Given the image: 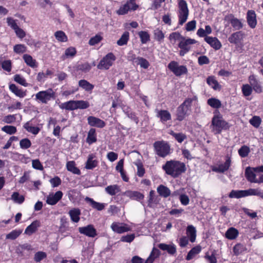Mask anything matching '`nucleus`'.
Returning a JSON list of instances; mask_svg holds the SVG:
<instances>
[{
	"label": "nucleus",
	"mask_w": 263,
	"mask_h": 263,
	"mask_svg": "<svg viewBox=\"0 0 263 263\" xmlns=\"http://www.w3.org/2000/svg\"><path fill=\"white\" fill-rule=\"evenodd\" d=\"M116 59V57L112 52L108 53L100 61L97 68L99 69H108Z\"/></svg>",
	"instance_id": "obj_8"
},
{
	"label": "nucleus",
	"mask_w": 263,
	"mask_h": 263,
	"mask_svg": "<svg viewBox=\"0 0 263 263\" xmlns=\"http://www.w3.org/2000/svg\"><path fill=\"white\" fill-rule=\"evenodd\" d=\"M201 251V248L199 246L194 247L188 253L186 259L190 260L192 259L196 255Z\"/></svg>",
	"instance_id": "obj_47"
},
{
	"label": "nucleus",
	"mask_w": 263,
	"mask_h": 263,
	"mask_svg": "<svg viewBox=\"0 0 263 263\" xmlns=\"http://www.w3.org/2000/svg\"><path fill=\"white\" fill-rule=\"evenodd\" d=\"M261 119L258 116H254L250 120V124L254 127L257 128L261 123Z\"/></svg>",
	"instance_id": "obj_61"
},
{
	"label": "nucleus",
	"mask_w": 263,
	"mask_h": 263,
	"mask_svg": "<svg viewBox=\"0 0 263 263\" xmlns=\"http://www.w3.org/2000/svg\"><path fill=\"white\" fill-rule=\"evenodd\" d=\"M61 109H65L68 110H73L77 109L76 101L70 100L62 103L60 105Z\"/></svg>",
	"instance_id": "obj_35"
},
{
	"label": "nucleus",
	"mask_w": 263,
	"mask_h": 263,
	"mask_svg": "<svg viewBox=\"0 0 263 263\" xmlns=\"http://www.w3.org/2000/svg\"><path fill=\"white\" fill-rule=\"evenodd\" d=\"M246 250H247V248H246V246L240 243H238L236 244L233 247V248L234 254L236 256H238V255L242 254L243 252H244Z\"/></svg>",
	"instance_id": "obj_42"
},
{
	"label": "nucleus",
	"mask_w": 263,
	"mask_h": 263,
	"mask_svg": "<svg viewBox=\"0 0 263 263\" xmlns=\"http://www.w3.org/2000/svg\"><path fill=\"white\" fill-rule=\"evenodd\" d=\"M68 214L70 216L71 220L74 222H78L80 220V216L81 215V211L78 208H74L70 210Z\"/></svg>",
	"instance_id": "obj_29"
},
{
	"label": "nucleus",
	"mask_w": 263,
	"mask_h": 263,
	"mask_svg": "<svg viewBox=\"0 0 263 263\" xmlns=\"http://www.w3.org/2000/svg\"><path fill=\"white\" fill-rule=\"evenodd\" d=\"M98 161L96 159L95 154H90L88 155L87 160L85 163V168L87 170H93L98 165Z\"/></svg>",
	"instance_id": "obj_17"
},
{
	"label": "nucleus",
	"mask_w": 263,
	"mask_h": 263,
	"mask_svg": "<svg viewBox=\"0 0 263 263\" xmlns=\"http://www.w3.org/2000/svg\"><path fill=\"white\" fill-rule=\"evenodd\" d=\"M157 191L160 196L164 198H167L171 195L170 190L162 184L158 186Z\"/></svg>",
	"instance_id": "obj_32"
},
{
	"label": "nucleus",
	"mask_w": 263,
	"mask_h": 263,
	"mask_svg": "<svg viewBox=\"0 0 263 263\" xmlns=\"http://www.w3.org/2000/svg\"><path fill=\"white\" fill-rule=\"evenodd\" d=\"M47 256L46 253L44 252L39 251L36 252L34 257V260L36 262H40Z\"/></svg>",
	"instance_id": "obj_62"
},
{
	"label": "nucleus",
	"mask_w": 263,
	"mask_h": 263,
	"mask_svg": "<svg viewBox=\"0 0 263 263\" xmlns=\"http://www.w3.org/2000/svg\"><path fill=\"white\" fill-rule=\"evenodd\" d=\"M154 38L159 42H162L164 38V34L159 29H156L154 31Z\"/></svg>",
	"instance_id": "obj_56"
},
{
	"label": "nucleus",
	"mask_w": 263,
	"mask_h": 263,
	"mask_svg": "<svg viewBox=\"0 0 263 263\" xmlns=\"http://www.w3.org/2000/svg\"><path fill=\"white\" fill-rule=\"evenodd\" d=\"M249 85L252 87V90L256 93H260L262 91V88L260 82L256 79V77L252 74L249 76L248 78Z\"/></svg>",
	"instance_id": "obj_13"
},
{
	"label": "nucleus",
	"mask_w": 263,
	"mask_h": 263,
	"mask_svg": "<svg viewBox=\"0 0 263 263\" xmlns=\"http://www.w3.org/2000/svg\"><path fill=\"white\" fill-rule=\"evenodd\" d=\"M76 108L84 109L89 107V103L88 102L84 100H77L76 101Z\"/></svg>",
	"instance_id": "obj_54"
},
{
	"label": "nucleus",
	"mask_w": 263,
	"mask_h": 263,
	"mask_svg": "<svg viewBox=\"0 0 263 263\" xmlns=\"http://www.w3.org/2000/svg\"><path fill=\"white\" fill-rule=\"evenodd\" d=\"M14 80L25 87L28 86V84L26 82L25 79L20 74H15L14 77Z\"/></svg>",
	"instance_id": "obj_57"
},
{
	"label": "nucleus",
	"mask_w": 263,
	"mask_h": 263,
	"mask_svg": "<svg viewBox=\"0 0 263 263\" xmlns=\"http://www.w3.org/2000/svg\"><path fill=\"white\" fill-rule=\"evenodd\" d=\"M54 98V92L52 89H48L44 91H40L35 95L36 100L42 103L46 104Z\"/></svg>",
	"instance_id": "obj_10"
},
{
	"label": "nucleus",
	"mask_w": 263,
	"mask_h": 263,
	"mask_svg": "<svg viewBox=\"0 0 263 263\" xmlns=\"http://www.w3.org/2000/svg\"><path fill=\"white\" fill-rule=\"evenodd\" d=\"M23 59L26 64L30 67L35 68L37 66L36 60L33 59L31 55L25 54L23 55Z\"/></svg>",
	"instance_id": "obj_39"
},
{
	"label": "nucleus",
	"mask_w": 263,
	"mask_h": 263,
	"mask_svg": "<svg viewBox=\"0 0 263 263\" xmlns=\"http://www.w3.org/2000/svg\"><path fill=\"white\" fill-rule=\"evenodd\" d=\"M229 17L230 23L235 30H240L242 28L243 24L240 20L235 17L232 14H231Z\"/></svg>",
	"instance_id": "obj_25"
},
{
	"label": "nucleus",
	"mask_w": 263,
	"mask_h": 263,
	"mask_svg": "<svg viewBox=\"0 0 263 263\" xmlns=\"http://www.w3.org/2000/svg\"><path fill=\"white\" fill-rule=\"evenodd\" d=\"M24 127L27 132L35 135H37L40 130L39 127L30 125L29 122L26 123L24 125Z\"/></svg>",
	"instance_id": "obj_44"
},
{
	"label": "nucleus",
	"mask_w": 263,
	"mask_h": 263,
	"mask_svg": "<svg viewBox=\"0 0 263 263\" xmlns=\"http://www.w3.org/2000/svg\"><path fill=\"white\" fill-rule=\"evenodd\" d=\"M79 86L86 91H91L94 88V85L90 84L86 80H81L78 83Z\"/></svg>",
	"instance_id": "obj_33"
},
{
	"label": "nucleus",
	"mask_w": 263,
	"mask_h": 263,
	"mask_svg": "<svg viewBox=\"0 0 263 263\" xmlns=\"http://www.w3.org/2000/svg\"><path fill=\"white\" fill-rule=\"evenodd\" d=\"M193 100L194 99L193 98H187L177 107L176 110V119L178 121H183L186 117L190 115Z\"/></svg>",
	"instance_id": "obj_3"
},
{
	"label": "nucleus",
	"mask_w": 263,
	"mask_h": 263,
	"mask_svg": "<svg viewBox=\"0 0 263 263\" xmlns=\"http://www.w3.org/2000/svg\"><path fill=\"white\" fill-rule=\"evenodd\" d=\"M186 234L191 242H195L196 237V230L193 226L190 225L187 226L186 229Z\"/></svg>",
	"instance_id": "obj_31"
},
{
	"label": "nucleus",
	"mask_w": 263,
	"mask_h": 263,
	"mask_svg": "<svg viewBox=\"0 0 263 263\" xmlns=\"http://www.w3.org/2000/svg\"><path fill=\"white\" fill-rule=\"evenodd\" d=\"M211 126L212 130L215 134H219L222 129H227L229 128L228 122L223 120L220 116H214L212 120Z\"/></svg>",
	"instance_id": "obj_5"
},
{
	"label": "nucleus",
	"mask_w": 263,
	"mask_h": 263,
	"mask_svg": "<svg viewBox=\"0 0 263 263\" xmlns=\"http://www.w3.org/2000/svg\"><path fill=\"white\" fill-rule=\"evenodd\" d=\"M129 38V33L128 31L124 32L121 37L118 40L117 44L119 46H123L127 44Z\"/></svg>",
	"instance_id": "obj_46"
},
{
	"label": "nucleus",
	"mask_w": 263,
	"mask_h": 263,
	"mask_svg": "<svg viewBox=\"0 0 263 263\" xmlns=\"http://www.w3.org/2000/svg\"><path fill=\"white\" fill-rule=\"evenodd\" d=\"M206 82L209 86L215 90L220 89V85L214 76H210L206 79Z\"/></svg>",
	"instance_id": "obj_37"
},
{
	"label": "nucleus",
	"mask_w": 263,
	"mask_h": 263,
	"mask_svg": "<svg viewBox=\"0 0 263 263\" xmlns=\"http://www.w3.org/2000/svg\"><path fill=\"white\" fill-rule=\"evenodd\" d=\"M208 104L214 108H219L221 106V102L216 98H210L208 100Z\"/></svg>",
	"instance_id": "obj_52"
},
{
	"label": "nucleus",
	"mask_w": 263,
	"mask_h": 263,
	"mask_svg": "<svg viewBox=\"0 0 263 263\" xmlns=\"http://www.w3.org/2000/svg\"><path fill=\"white\" fill-rule=\"evenodd\" d=\"M11 199L15 203L21 204L24 202L25 199L23 196H20L18 193L14 192L11 196Z\"/></svg>",
	"instance_id": "obj_55"
},
{
	"label": "nucleus",
	"mask_w": 263,
	"mask_h": 263,
	"mask_svg": "<svg viewBox=\"0 0 263 263\" xmlns=\"http://www.w3.org/2000/svg\"><path fill=\"white\" fill-rule=\"evenodd\" d=\"M168 68L177 77L181 76L187 72L185 66L179 65L176 61H171L168 65Z\"/></svg>",
	"instance_id": "obj_9"
},
{
	"label": "nucleus",
	"mask_w": 263,
	"mask_h": 263,
	"mask_svg": "<svg viewBox=\"0 0 263 263\" xmlns=\"http://www.w3.org/2000/svg\"><path fill=\"white\" fill-rule=\"evenodd\" d=\"M138 35L142 44H146L150 40V36L147 31H141L139 32Z\"/></svg>",
	"instance_id": "obj_51"
},
{
	"label": "nucleus",
	"mask_w": 263,
	"mask_h": 263,
	"mask_svg": "<svg viewBox=\"0 0 263 263\" xmlns=\"http://www.w3.org/2000/svg\"><path fill=\"white\" fill-rule=\"evenodd\" d=\"M69 223L67 220V219L65 217H63L60 220V226L59 227V231L64 233L66 231L68 230L69 228Z\"/></svg>",
	"instance_id": "obj_49"
},
{
	"label": "nucleus",
	"mask_w": 263,
	"mask_h": 263,
	"mask_svg": "<svg viewBox=\"0 0 263 263\" xmlns=\"http://www.w3.org/2000/svg\"><path fill=\"white\" fill-rule=\"evenodd\" d=\"M136 0H127L126 3L121 6L116 12L118 15H124L129 11H134L136 10L139 5L136 3Z\"/></svg>",
	"instance_id": "obj_7"
},
{
	"label": "nucleus",
	"mask_w": 263,
	"mask_h": 263,
	"mask_svg": "<svg viewBox=\"0 0 263 263\" xmlns=\"http://www.w3.org/2000/svg\"><path fill=\"white\" fill-rule=\"evenodd\" d=\"M247 22L249 26L253 29L257 25L256 14L255 12L252 10H249L247 13Z\"/></svg>",
	"instance_id": "obj_15"
},
{
	"label": "nucleus",
	"mask_w": 263,
	"mask_h": 263,
	"mask_svg": "<svg viewBox=\"0 0 263 263\" xmlns=\"http://www.w3.org/2000/svg\"><path fill=\"white\" fill-rule=\"evenodd\" d=\"M243 33L241 31H237L232 33L229 37V41L232 44H237L242 39Z\"/></svg>",
	"instance_id": "obj_23"
},
{
	"label": "nucleus",
	"mask_w": 263,
	"mask_h": 263,
	"mask_svg": "<svg viewBox=\"0 0 263 263\" xmlns=\"http://www.w3.org/2000/svg\"><path fill=\"white\" fill-rule=\"evenodd\" d=\"M196 42V41L194 39H185L184 37H182V40L180 41L178 44V47L181 49H185L190 51L191 49V45L195 44Z\"/></svg>",
	"instance_id": "obj_19"
},
{
	"label": "nucleus",
	"mask_w": 263,
	"mask_h": 263,
	"mask_svg": "<svg viewBox=\"0 0 263 263\" xmlns=\"http://www.w3.org/2000/svg\"><path fill=\"white\" fill-rule=\"evenodd\" d=\"M160 254V252L158 249L153 248L150 255L145 260L144 263H153L155 259L159 256Z\"/></svg>",
	"instance_id": "obj_38"
},
{
	"label": "nucleus",
	"mask_w": 263,
	"mask_h": 263,
	"mask_svg": "<svg viewBox=\"0 0 263 263\" xmlns=\"http://www.w3.org/2000/svg\"><path fill=\"white\" fill-rule=\"evenodd\" d=\"M154 147L157 155L165 157L170 153L169 144L164 141H158L154 143Z\"/></svg>",
	"instance_id": "obj_6"
},
{
	"label": "nucleus",
	"mask_w": 263,
	"mask_h": 263,
	"mask_svg": "<svg viewBox=\"0 0 263 263\" xmlns=\"http://www.w3.org/2000/svg\"><path fill=\"white\" fill-rule=\"evenodd\" d=\"M105 190L106 193L111 196L115 195L120 191L119 186L117 184L107 186Z\"/></svg>",
	"instance_id": "obj_43"
},
{
	"label": "nucleus",
	"mask_w": 263,
	"mask_h": 263,
	"mask_svg": "<svg viewBox=\"0 0 263 263\" xmlns=\"http://www.w3.org/2000/svg\"><path fill=\"white\" fill-rule=\"evenodd\" d=\"M245 176L247 180L252 183H263V165L259 167L247 168Z\"/></svg>",
	"instance_id": "obj_2"
},
{
	"label": "nucleus",
	"mask_w": 263,
	"mask_h": 263,
	"mask_svg": "<svg viewBox=\"0 0 263 263\" xmlns=\"http://www.w3.org/2000/svg\"><path fill=\"white\" fill-rule=\"evenodd\" d=\"M88 124L91 126L97 127L98 128H103L106 124L105 122L96 117L89 116L87 118Z\"/></svg>",
	"instance_id": "obj_18"
},
{
	"label": "nucleus",
	"mask_w": 263,
	"mask_h": 263,
	"mask_svg": "<svg viewBox=\"0 0 263 263\" xmlns=\"http://www.w3.org/2000/svg\"><path fill=\"white\" fill-rule=\"evenodd\" d=\"M55 39L60 42H66L68 41V37L65 33L63 31H57L54 33Z\"/></svg>",
	"instance_id": "obj_45"
},
{
	"label": "nucleus",
	"mask_w": 263,
	"mask_h": 263,
	"mask_svg": "<svg viewBox=\"0 0 263 263\" xmlns=\"http://www.w3.org/2000/svg\"><path fill=\"white\" fill-rule=\"evenodd\" d=\"M138 65H139L141 67L144 69H147L149 66V63L148 61L145 59L138 57L136 59L135 61Z\"/></svg>",
	"instance_id": "obj_48"
},
{
	"label": "nucleus",
	"mask_w": 263,
	"mask_h": 263,
	"mask_svg": "<svg viewBox=\"0 0 263 263\" xmlns=\"http://www.w3.org/2000/svg\"><path fill=\"white\" fill-rule=\"evenodd\" d=\"M204 40L211 47L216 50H219L222 47L221 42L216 37L206 36Z\"/></svg>",
	"instance_id": "obj_16"
},
{
	"label": "nucleus",
	"mask_w": 263,
	"mask_h": 263,
	"mask_svg": "<svg viewBox=\"0 0 263 263\" xmlns=\"http://www.w3.org/2000/svg\"><path fill=\"white\" fill-rule=\"evenodd\" d=\"M112 230L117 233H123L128 232L130 230V228L127 224L124 223L113 222L111 225Z\"/></svg>",
	"instance_id": "obj_14"
},
{
	"label": "nucleus",
	"mask_w": 263,
	"mask_h": 263,
	"mask_svg": "<svg viewBox=\"0 0 263 263\" xmlns=\"http://www.w3.org/2000/svg\"><path fill=\"white\" fill-rule=\"evenodd\" d=\"M85 200L87 202L89 203L92 208L98 211H102L105 207L106 204L105 203L96 202L93 199L88 197H86L85 198Z\"/></svg>",
	"instance_id": "obj_22"
},
{
	"label": "nucleus",
	"mask_w": 263,
	"mask_h": 263,
	"mask_svg": "<svg viewBox=\"0 0 263 263\" xmlns=\"http://www.w3.org/2000/svg\"><path fill=\"white\" fill-rule=\"evenodd\" d=\"M123 195L134 200H141L144 198L142 194L137 191H127Z\"/></svg>",
	"instance_id": "obj_27"
},
{
	"label": "nucleus",
	"mask_w": 263,
	"mask_h": 263,
	"mask_svg": "<svg viewBox=\"0 0 263 263\" xmlns=\"http://www.w3.org/2000/svg\"><path fill=\"white\" fill-rule=\"evenodd\" d=\"M158 247L162 250L166 251L170 254H174L176 252V248L174 245L160 243Z\"/></svg>",
	"instance_id": "obj_30"
},
{
	"label": "nucleus",
	"mask_w": 263,
	"mask_h": 263,
	"mask_svg": "<svg viewBox=\"0 0 263 263\" xmlns=\"http://www.w3.org/2000/svg\"><path fill=\"white\" fill-rule=\"evenodd\" d=\"M231 158L229 156L226 157V160L223 164L219 165L215 170V172L218 173H224L227 171L231 165Z\"/></svg>",
	"instance_id": "obj_24"
},
{
	"label": "nucleus",
	"mask_w": 263,
	"mask_h": 263,
	"mask_svg": "<svg viewBox=\"0 0 263 263\" xmlns=\"http://www.w3.org/2000/svg\"><path fill=\"white\" fill-rule=\"evenodd\" d=\"M250 152L249 148L247 146H242L238 151V153L241 157H246Z\"/></svg>",
	"instance_id": "obj_64"
},
{
	"label": "nucleus",
	"mask_w": 263,
	"mask_h": 263,
	"mask_svg": "<svg viewBox=\"0 0 263 263\" xmlns=\"http://www.w3.org/2000/svg\"><path fill=\"white\" fill-rule=\"evenodd\" d=\"M178 24L182 26L187 21L189 15V10L187 7V3L184 0H178Z\"/></svg>",
	"instance_id": "obj_4"
},
{
	"label": "nucleus",
	"mask_w": 263,
	"mask_h": 263,
	"mask_svg": "<svg viewBox=\"0 0 263 263\" xmlns=\"http://www.w3.org/2000/svg\"><path fill=\"white\" fill-rule=\"evenodd\" d=\"M66 167L68 171L74 174L80 175L81 174L80 170L76 166L75 162L73 161H68L66 164Z\"/></svg>",
	"instance_id": "obj_41"
},
{
	"label": "nucleus",
	"mask_w": 263,
	"mask_h": 263,
	"mask_svg": "<svg viewBox=\"0 0 263 263\" xmlns=\"http://www.w3.org/2000/svg\"><path fill=\"white\" fill-rule=\"evenodd\" d=\"M162 169L167 175L176 178L186 171V166L184 163L179 161L170 160L166 162Z\"/></svg>",
	"instance_id": "obj_1"
},
{
	"label": "nucleus",
	"mask_w": 263,
	"mask_h": 263,
	"mask_svg": "<svg viewBox=\"0 0 263 263\" xmlns=\"http://www.w3.org/2000/svg\"><path fill=\"white\" fill-rule=\"evenodd\" d=\"M168 133L170 135H172L178 143H181L187 138L186 135L182 133H176L173 130H170Z\"/></svg>",
	"instance_id": "obj_40"
},
{
	"label": "nucleus",
	"mask_w": 263,
	"mask_h": 263,
	"mask_svg": "<svg viewBox=\"0 0 263 263\" xmlns=\"http://www.w3.org/2000/svg\"><path fill=\"white\" fill-rule=\"evenodd\" d=\"M26 49V47L23 44H17L13 47L14 52L18 54L25 52Z\"/></svg>",
	"instance_id": "obj_60"
},
{
	"label": "nucleus",
	"mask_w": 263,
	"mask_h": 263,
	"mask_svg": "<svg viewBox=\"0 0 263 263\" xmlns=\"http://www.w3.org/2000/svg\"><path fill=\"white\" fill-rule=\"evenodd\" d=\"M97 141V134L96 129L95 128H91L89 129L87 137L86 138V142L89 144H91L93 143H95Z\"/></svg>",
	"instance_id": "obj_36"
},
{
	"label": "nucleus",
	"mask_w": 263,
	"mask_h": 263,
	"mask_svg": "<svg viewBox=\"0 0 263 263\" xmlns=\"http://www.w3.org/2000/svg\"><path fill=\"white\" fill-rule=\"evenodd\" d=\"M247 196V190H232L229 195V197L231 198H240Z\"/></svg>",
	"instance_id": "obj_34"
},
{
	"label": "nucleus",
	"mask_w": 263,
	"mask_h": 263,
	"mask_svg": "<svg viewBox=\"0 0 263 263\" xmlns=\"http://www.w3.org/2000/svg\"><path fill=\"white\" fill-rule=\"evenodd\" d=\"M242 92L244 96L248 97L250 96L252 92V88L249 84H243L241 87Z\"/></svg>",
	"instance_id": "obj_53"
},
{
	"label": "nucleus",
	"mask_w": 263,
	"mask_h": 263,
	"mask_svg": "<svg viewBox=\"0 0 263 263\" xmlns=\"http://www.w3.org/2000/svg\"><path fill=\"white\" fill-rule=\"evenodd\" d=\"M135 164L137 167V175L140 177H143L145 174V170L142 164L140 162H136Z\"/></svg>",
	"instance_id": "obj_63"
},
{
	"label": "nucleus",
	"mask_w": 263,
	"mask_h": 263,
	"mask_svg": "<svg viewBox=\"0 0 263 263\" xmlns=\"http://www.w3.org/2000/svg\"><path fill=\"white\" fill-rule=\"evenodd\" d=\"M9 89L17 97L24 98L26 96V92L22 89H20L14 84H11L9 86Z\"/></svg>",
	"instance_id": "obj_26"
},
{
	"label": "nucleus",
	"mask_w": 263,
	"mask_h": 263,
	"mask_svg": "<svg viewBox=\"0 0 263 263\" xmlns=\"http://www.w3.org/2000/svg\"><path fill=\"white\" fill-rule=\"evenodd\" d=\"M31 145L30 140L28 138H24L20 141V147L22 149H27Z\"/></svg>",
	"instance_id": "obj_59"
},
{
	"label": "nucleus",
	"mask_w": 263,
	"mask_h": 263,
	"mask_svg": "<svg viewBox=\"0 0 263 263\" xmlns=\"http://www.w3.org/2000/svg\"><path fill=\"white\" fill-rule=\"evenodd\" d=\"M63 195V194L61 191H58L54 194L50 193L46 197V202L49 205H55L62 199Z\"/></svg>",
	"instance_id": "obj_11"
},
{
	"label": "nucleus",
	"mask_w": 263,
	"mask_h": 263,
	"mask_svg": "<svg viewBox=\"0 0 263 263\" xmlns=\"http://www.w3.org/2000/svg\"><path fill=\"white\" fill-rule=\"evenodd\" d=\"M2 130L9 135H12L16 132V128L11 125H6L2 128Z\"/></svg>",
	"instance_id": "obj_58"
},
{
	"label": "nucleus",
	"mask_w": 263,
	"mask_h": 263,
	"mask_svg": "<svg viewBox=\"0 0 263 263\" xmlns=\"http://www.w3.org/2000/svg\"><path fill=\"white\" fill-rule=\"evenodd\" d=\"M156 117L160 118V121L164 123L171 120V115L170 112L166 110L156 109Z\"/></svg>",
	"instance_id": "obj_20"
},
{
	"label": "nucleus",
	"mask_w": 263,
	"mask_h": 263,
	"mask_svg": "<svg viewBox=\"0 0 263 263\" xmlns=\"http://www.w3.org/2000/svg\"><path fill=\"white\" fill-rule=\"evenodd\" d=\"M22 233L21 230H14L6 236L7 239L14 240L17 238Z\"/></svg>",
	"instance_id": "obj_50"
},
{
	"label": "nucleus",
	"mask_w": 263,
	"mask_h": 263,
	"mask_svg": "<svg viewBox=\"0 0 263 263\" xmlns=\"http://www.w3.org/2000/svg\"><path fill=\"white\" fill-rule=\"evenodd\" d=\"M40 226V222L39 220H35L26 228L25 233L27 235H31L37 230L38 228H39Z\"/></svg>",
	"instance_id": "obj_21"
},
{
	"label": "nucleus",
	"mask_w": 263,
	"mask_h": 263,
	"mask_svg": "<svg viewBox=\"0 0 263 263\" xmlns=\"http://www.w3.org/2000/svg\"><path fill=\"white\" fill-rule=\"evenodd\" d=\"M238 231L233 227H231L226 231L225 237L229 240H234L238 237Z\"/></svg>",
	"instance_id": "obj_28"
},
{
	"label": "nucleus",
	"mask_w": 263,
	"mask_h": 263,
	"mask_svg": "<svg viewBox=\"0 0 263 263\" xmlns=\"http://www.w3.org/2000/svg\"><path fill=\"white\" fill-rule=\"evenodd\" d=\"M79 232L89 237H95L97 235V232L94 226L89 224L85 227H79Z\"/></svg>",
	"instance_id": "obj_12"
}]
</instances>
